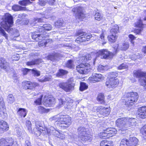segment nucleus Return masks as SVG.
Masks as SVG:
<instances>
[{"instance_id":"1","label":"nucleus","mask_w":146,"mask_h":146,"mask_svg":"<svg viewBox=\"0 0 146 146\" xmlns=\"http://www.w3.org/2000/svg\"><path fill=\"white\" fill-rule=\"evenodd\" d=\"M0 18L2 20L0 23L1 26L8 32L14 35L13 40H17L15 38L19 36L18 31L15 29L11 28L13 23L12 16L9 13H7L2 16H0Z\"/></svg>"},{"instance_id":"2","label":"nucleus","mask_w":146,"mask_h":146,"mask_svg":"<svg viewBox=\"0 0 146 146\" xmlns=\"http://www.w3.org/2000/svg\"><path fill=\"white\" fill-rule=\"evenodd\" d=\"M52 29V27L50 24H44L42 26L39 27L38 30V32L33 33L32 35V39L37 42L39 40L44 39L46 35L44 34L45 33L44 32L49 31Z\"/></svg>"},{"instance_id":"3","label":"nucleus","mask_w":146,"mask_h":146,"mask_svg":"<svg viewBox=\"0 0 146 146\" xmlns=\"http://www.w3.org/2000/svg\"><path fill=\"white\" fill-rule=\"evenodd\" d=\"M139 98L138 94L136 92H128L125 93L122 98L123 103L127 106L132 105L136 102Z\"/></svg>"},{"instance_id":"4","label":"nucleus","mask_w":146,"mask_h":146,"mask_svg":"<svg viewBox=\"0 0 146 146\" xmlns=\"http://www.w3.org/2000/svg\"><path fill=\"white\" fill-rule=\"evenodd\" d=\"M49 120L57 122V124H62L64 127H68L71 123V118L67 116L57 115L50 117Z\"/></svg>"},{"instance_id":"5","label":"nucleus","mask_w":146,"mask_h":146,"mask_svg":"<svg viewBox=\"0 0 146 146\" xmlns=\"http://www.w3.org/2000/svg\"><path fill=\"white\" fill-rule=\"evenodd\" d=\"M114 49L115 51H114L113 53L111 52L106 49L101 50L97 52L96 54V56H97L100 57L102 59H111L118 52L117 48H114Z\"/></svg>"},{"instance_id":"6","label":"nucleus","mask_w":146,"mask_h":146,"mask_svg":"<svg viewBox=\"0 0 146 146\" xmlns=\"http://www.w3.org/2000/svg\"><path fill=\"white\" fill-rule=\"evenodd\" d=\"M77 132L78 137L81 140L86 141L91 140V137L86 133V129L84 127L80 126L78 127Z\"/></svg>"},{"instance_id":"7","label":"nucleus","mask_w":146,"mask_h":146,"mask_svg":"<svg viewBox=\"0 0 146 146\" xmlns=\"http://www.w3.org/2000/svg\"><path fill=\"white\" fill-rule=\"evenodd\" d=\"M133 76L139 78V82L141 85L144 86L146 90V72L139 70L134 71L133 72Z\"/></svg>"},{"instance_id":"8","label":"nucleus","mask_w":146,"mask_h":146,"mask_svg":"<svg viewBox=\"0 0 146 146\" xmlns=\"http://www.w3.org/2000/svg\"><path fill=\"white\" fill-rule=\"evenodd\" d=\"M76 36H79L76 40V42L78 43L88 41L92 37L90 34H86L85 32L81 30L77 31L76 33Z\"/></svg>"},{"instance_id":"9","label":"nucleus","mask_w":146,"mask_h":146,"mask_svg":"<svg viewBox=\"0 0 146 146\" xmlns=\"http://www.w3.org/2000/svg\"><path fill=\"white\" fill-rule=\"evenodd\" d=\"M127 117H122L118 118L115 121V125L119 129L118 130L125 131L127 129Z\"/></svg>"},{"instance_id":"10","label":"nucleus","mask_w":146,"mask_h":146,"mask_svg":"<svg viewBox=\"0 0 146 146\" xmlns=\"http://www.w3.org/2000/svg\"><path fill=\"white\" fill-rule=\"evenodd\" d=\"M138 143V139L135 137L130 138L129 140L123 139L120 142V146H135Z\"/></svg>"},{"instance_id":"11","label":"nucleus","mask_w":146,"mask_h":146,"mask_svg":"<svg viewBox=\"0 0 146 146\" xmlns=\"http://www.w3.org/2000/svg\"><path fill=\"white\" fill-rule=\"evenodd\" d=\"M77 66L76 70L79 73L81 74H86L90 68V64L88 63L84 62Z\"/></svg>"},{"instance_id":"12","label":"nucleus","mask_w":146,"mask_h":146,"mask_svg":"<svg viewBox=\"0 0 146 146\" xmlns=\"http://www.w3.org/2000/svg\"><path fill=\"white\" fill-rule=\"evenodd\" d=\"M83 9L82 7L78 6L74 7L72 9V11L75 14L76 19H78L80 21L84 18V15L83 12Z\"/></svg>"},{"instance_id":"13","label":"nucleus","mask_w":146,"mask_h":146,"mask_svg":"<svg viewBox=\"0 0 146 146\" xmlns=\"http://www.w3.org/2000/svg\"><path fill=\"white\" fill-rule=\"evenodd\" d=\"M36 128L34 129L35 134L37 136H40L42 133L44 134H46L45 128L39 122L35 123Z\"/></svg>"},{"instance_id":"14","label":"nucleus","mask_w":146,"mask_h":146,"mask_svg":"<svg viewBox=\"0 0 146 146\" xmlns=\"http://www.w3.org/2000/svg\"><path fill=\"white\" fill-rule=\"evenodd\" d=\"M59 86L60 88L67 92H70L74 89V84L70 82L68 83H60Z\"/></svg>"},{"instance_id":"15","label":"nucleus","mask_w":146,"mask_h":146,"mask_svg":"<svg viewBox=\"0 0 146 146\" xmlns=\"http://www.w3.org/2000/svg\"><path fill=\"white\" fill-rule=\"evenodd\" d=\"M0 67L6 72H9L11 70L9 63L3 58L0 59Z\"/></svg>"},{"instance_id":"16","label":"nucleus","mask_w":146,"mask_h":146,"mask_svg":"<svg viewBox=\"0 0 146 146\" xmlns=\"http://www.w3.org/2000/svg\"><path fill=\"white\" fill-rule=\"evenodd\" d=\"M104 77L100 74L93 73L92 76L89 77V80L91 82L95 83L103 80Z\"/></svg>"},{"instance_id":"17","label":"nucleus","mask_w":146,"mask_h":146,"mask_svg":"<svg viewBox=\"0 0 146 146\" xmlns=\"http://www.w3.org/2000/svg\"><path fill=\"white\" fill-rule=\"evenodd\" d=\"M119 82V80L117 79H111L106 82V84L108 88L113 89L117 86Z\"/></svg>"},{"instance_id":"18","label":"nucleus","mask_w":146,"mask_h":146,"mask_svg":"<svg viewBox=\"0 0 146 146\" xmlns=\"http://www.w3.org/2000/svg\"><path fill=\"white\" fill-rule=\"evenodd\" d=\"M66 103L65 108L68 109H71L73 108L76 107L77 105L76 101H74L72 100H70L69 98H67L66 101Z\"/></svg>"},{"instance_id":"19","label":"nucleus","mask_w":146,"mask_h":146,"mask_svg":"<svg viewBox=\"0 0 146 146\" xmlns=\"http://www.w3.org/2000/svg\"><path fill=\"white\" fill-rule=\"evenodd\" d=\"M6 109L3 98L0 96V114L1 116L4 115L6 116L7 113H5Z\"/></svg>"},{"instance_id":"20","label":"nucleus","mask_w":146,"mask_h":146,"mask_svg":"<svg viewBox=\"0 0 146 146\" xmlns=\"http://www.w3.org/2000/svg\"><path fill=\"white\" fill-rule=\"evenodd\" d=\"M56 99L54 98H48L44 101V104L46 106H53L56 103Z\"/></svg>"},{"instance_id":"21","label":"nucleus","mask_w":146,"mask_h":146,"mask_svg":"<svg viewBox=\"0 0 146 146\" xmlns=\"http://www.w3.org/2000/svg\"><path fill=\"white\" fill-rule=\"evenodd\" d=\"M138 114L142 119L146 118V106H143L139 108Z\"/></svg>"},{"instance_id":"22","label":"nucleus","mask_w":146,"mask_h":146,"mask_svg":"<svg viewBox=\"0 0 146 146\" xmlns=\"http://www.w3.org/2000/svg\"><path fill=\"white\" fill-rule=\"evenodd\" d=\"M8 129V125L7 123L3 120L0 121V133H2Z\"/></svg>"},{"instance_id":"23","label":"nucleus","mask_w":146,"mask_h":146,"mask_svg":"<svg viewBox=\"0 0 146 146\" xmlns=\"http://www.w3.org/2000/svg\"><path fill=\"white\" fill-rule=\"evenodd\" d=\"M110 110L109 108H100L99 111L100 114L102 115L100 117H104L108 116L110 114Z\"/></svg>"},{"instance_id":"24","label":"nucleus","mask_w":146,"mask_h":146,"mask_svg":"<svg viewBox=\"0 0 146 146\" xmlns=\"http://www.w3.org/2000/svg\"><path fill=\"white\" fill-rule=\"evenodd\" d=\"M128 119L127 122V127H131L135 126L136 124L137 119L135 118H127Z\"/></svg>"},{"instance_id":"25","label":"nucleus","mask_w":146,"mask_h":146,"mask_svg":"<svg viewBox=\"0 0 146 146\" xmlns=\"http://www.w3.org/2000/svg\"><path fill=\"white\" fill-rule=\"evenodd\" d=\"M27 112L25 109L20 108L17 111V114L19 116L24 117L26 116Z\"/></svg>"},{"instance_id":"26","label":"nucleus","mask_w":146,"mask_h":146,"mask_svg":"<svg viewBox=\"0 0 146 146\" xmlns=\"http://www.w3.org/2000/svg\"><path fill=\"white\" fill-rule=\"evenodd\" d=\"M42 62V60L40 59L35 60L31 61L28 62L27 63V65L28 66H32L36 64H39Z\"/></svg>"},{"instance_id":"27","label":"nucleus","mask_w":146,"mask_h":146,"mask_svg":"<svg viewBox=\"0 0 146 146\" xmlns=\"http://www.w3.org/2000/svg\"><path fill=\"white\" fill-rule=\"evenodd\" d=\"M111 32V34L108 36V39L109 41L111 42H114L115 41L116 39L117 38L115 35L116 33H112Z\"/></svg>"},{"instance_id":"28","label":"nucleus","mask_w":146,"mask_h":146,"mask_svg":"<svg viewBox=\"0 0 146 146\" xmlns=\"http://www.w3.org/2000/svg\"><path fill=\"white\" fill-rule=\"evenodd\" d=\"M92 58L90 54H86L84 56L81 57L80 58V61L82 62L85 63L86 62V60H90Z\"/></svg>"},{"instance_id":"29","label":"nucleus","mask_w":146,"mask_h":146,"mask_svg":"<svg viewBox=\"0 0 146 146\" xmlns=\"http://www.w3.org/2000/svg\"><path fill=\"white\" fill-rule=\"evenodd\" d=\"M40 15L41 18H35L34 19L35 21L36 22V21H37L38 22V23H41L44 22V21H45L44 20L45 19H47V17L45 15L44 13H43L42 14H40Z\"/></svg>"},{"instance_id":"30","label":"nucleus","mask_w":146,"mask_h":146,"mask_svg":"<svg viewBox=\"0 0 146 146\" xmlns=\"http://www.w3.org/2000/svg\"><path fill=\"white\" fill-rule=\"evenodd\" d=\"M100 146H113V142L111 141L104 140L101 142Z\"/></svg>"},{"instance_id":"31","label":"nucleus","mask_w":146,"mask_h":146,"mask_svg":"<svg viewBox=\"0 0 146 146\" xmlns=\"http://www.w3.org/2000/svg\"><path fill=\"white\" fill-rule=\"evenodd\" d=\"M25 8V7H22L18 5H15L12 7V9L15 11L24 10Z\"/></svg>"},{"instance_id":"32","label":"nucleus","mask_w":146,"mask_h":146,"mask_svg":"<svg viewBox=\"0 0 146 146\" xmlns=\"http://www.w3.org/2000/svg\"><path fill=\"white\" fill-rule=\"evenodd\" d=\"M117 130L116 129L113 128H110L107 129V132L109 133V136H112L114 134L117 132Z\"/></svg>"},{"instance_id":"33","label":"nucleus","mask_w":146,"mask_h":146,"mask_svg":"<svg viewBox=\"0 0 146 146\" xmlns=\"http://www.w3.org/2000/svg\"><path fill=\"white\" fill-rule=\"evenodd\" d=\"M52 78V76L50 75H47L43 77L42 78L39 80L40 82H44L46 81H50Z\"/></svg>"},{"instance_id":"34","label":"nucleus","mask_w":146,"mask_h":146,"mask_svg":"<svg viewBox=\"0 0 146 146\" xmlns=\"http://www.w3.org/2000/svg\"><path fill=\"white\" fill-rule=\"evenodd\" d=\"M118 75L116 71L110 72L108 75V80L111 79H115V78L118 76Z\"/></svg>"},{"instance_id":"35","label":"nucleus","mask_w":146,"mask_h":146,"mask_svg":"<svg viewBox=\"0 0 146 146\" xmlns=\"http://www.w3.org/2000/svg\"><path fill=\"white\" fill-rule=\"evenodd\" d=\"M97 99L101 104H104V97L103 94L102 93L99 94L98 96Z\"/></svg>"},{"instance_id":"36","label":"nucleus","mask_w":146,"mask_h":146,"mask_svg":"<svg viewBox=\"0 0 146 146\" xmlns=\"http://www.w3.org/2000/svg\"><path fill=\"white\" fill-rule=\"evenodd\" d=\"M68 72L66 70L60 69L59 70L58 72L57 73L56 76L58 77H61L66 74Z\"/></svg>"},{"instance_id":"37","label":"nucleus","mask_w":146,"mask_h":146,"mask_svg":"<svg viewBox=\"0 0 146 146\" xmlns=\"http://www.w3.org/2000/svg\"><path fill=\"white\" fill-rule=\"evenodd\" d=\"M64 22L62 20H58L54 23L55 26L57 27H60L63 26H64Z\"/></svg>"},{"instance_id":"38","label":"nucleus","mask_w":146,"mask_h":146,"mask_svg":"<svg viewBox=\"0 0 146 146\" xmlns=\"http://www.w3.org/2000/svg\"><path fill=\"white\" fill-rule=\"evenodd\" d=\"M32 3V2H30V0H23L20 1L19 2V4L24 6H26Z\"/></svg>"},{"instance_id":"39","label":"nucleus","mask_w":146,"mask_h":146,"mask_svg":"<svg viewBox=\"0 0 146 146\" xmlns=\"http://www.w3.org/2000/svg\"><path fill=\"white\" fill-rule=\"evenodd\" d=\"M88 87V86L85 83L82 82L80 83V90L82 91L87 89Z\"/></svg>"},{"instance_id":"40","label":"nucleus","mask_w":146,"mask_h":146,"mask_svg":"<svg viewBox=\"0 0 146 146\" xmlns=\"http://www.w3.org/2000/svg\"><path fill=\"white\" fill-rule=\"evenodd\" d=\"M7 101L11 104L15 101V98L13 95L11 94H9L7 96Z\"/></svg>"},{"instance_id":"41","label":"nucleus","mask_w":146,"mask_h":146,"mask_svg":"<svg viewBox=\"0 0 146 146\" xmlns=\"http://www.w3.org/2000/svg\"><path fill=\"white\" fill-rule=\"evenodd\" d=\"M100 134L101 135L100 136V137L101 139H106L109 137V133H108L107 131L106 132H102Z\"/></svg>"},{"instance_id":"42","label":"nucleus","mask_w":146,"mask_h":146,"mask_svg":"<svg viewBox=\"0 0 146 146\" xmlns=\"http://www.w3.org/2000/svg\"><path fill=\"white\" fill-rule=\"evenodd\" d=\"M32 74L35 76H38L40 75V72L39 71L36 70V69H33L31 70Z\"/></svg>"},{"instance_id":"43","label":"nucleus","mask_w":146,"mask_h":146,"mask_svg":"<svg viewBox=\"0 0 146 146\" xmlns=\"http://www.w3.org/2000/svg\"><path fill=\"white\" fill-rule=\"evenodd\" d=\"M73 62V60H69L66 64V66L70 68H72L74 66Z\"/></svg>"},{"instance_id":"44","label":"nucleus","mask_w":146,"mask_h":146,"mask_svg":"<svg viewBox=\"0 0 146 146\" xmlns=\"http://www.w3.org/2000/svg\"><path fill=\"white\" fill-rule=\"evenodd\" d=\"M45 129L46 132H47L48 134L52 133L56 130L55 128L52 126L50 127L49 129L46 128H45Z\"/></svg>"},{"instance_id":"45","label":"nucleus","mask_w":146,"mask_h":146,"mask_svg":"<svg viewBox=\"0 0 146 146\" xmlns=\"http://www.w3.org/2000/svg\"><path fill=\"white\" fill-rule=\"evenodd\" d=\"M25 84H26L31 85L33 86V89L35 87L38 86L39 85L36 82L32 83L31 82L29 81H25Z\"/></svg>"},{"instance_id":"46","label":"nucleus","mask_w":146,"mask_h":146,"mask_svg":"<svg viewBox=\"0 0 146 146\" xmlns=\"http://www.w3.org/2000/svg\"><path fill=\"white\" fill-rule=\"evenodd\" d=\"M0 35H1L4 36L5 38L7 39V35L5 31L0 26Z\"/></svg>"},{"instance_id":"47","label":"nucleus","mask_w":146,"mask_h":146,"mask_svg":"<svg viewBox=\"0 0 146 146\" xmlns=\"http://www.w3.org/2000/svg\"><path fill=\"white\" fill-rule=\"evenodd\" d=\"M140 132L145 136V139H146V125H144L140 129Z\"/></svg>"},{"instance_id":"48","label":"nucleus","mask_w":146,"mask_h":146,"mask_svg":"<svg viewBox=\"0 0 146 146\" xmlns=\"http://www.w3.org/2000/svg\"><path fill=\"white\" fill-rule=\"evenodd\" d=\"M129 47V44L128 43H125L123 44L121 48V49L123 50H125Z\"/></svg>"},{"instance_id":"49","label":"nucleus","mask_w":146,"mask_h":146,"mask_svg":"<svg viewBox=\"0 0 146 146\" xmlns=\"http://www.w3.org/2000/svg\"><path fill=\"white\" fill-rule=\"evenodd\" d=\"M119 31V27L117 25H115L114 28L111 29L110 30V32L113 33H116Z\"/></svg>"},{"instance_id":"50","label":"nucleus","mask_w":146,"mask_h":146,"mask_svg":"<svg viewBox=\"0 0 146 146\" xmlns=\"http://www.w3.org/2000/svg\"><path fill=\"white\" fill-rule=\"evenodd\" d=\"M26 125L28 129L30 132L31 131V123L30 121L27 120L26 121Z\"/></svg>"},{"instance_id":"51","label":"nucleus","mask_w":146,"mask_h":146,"mask_svg":"<svg viewBox=\"0 0 146 146\" xmlns=\"http://www.w3.org/2000/svg\"><path fill=\"white\" fill-rule=\"evenodd\" d=\"M128 68V66L125 63H123L118 66V69L121 70L126 69Z\"/></svg>"},{"instance_id":"52","label":"nucleus","mask_w":146,"mask_h":146,"mask_svg":"<svg viewBox=\"0 0 146 146\" xmlns=\"http://www.w3.org/2000/svg\"><path fill=\"white\" fill-rule=\"evenodd\" d=\"M143 26V24L141 20H139L137 22L135 23V26L137 27L142 28Z\"/></svg>"},{"instance_id":"53","label":"nucleus","mask_w":146,"mask_h":146,"mask_svg":"<svg viewBox=\"0 0 146 146\" xmlns=\"http://www.w3.org/2000/svg\"><path fill=\"white\" fill-rule=\"evenodd\" d=\"M65 100L66 99H65L64 98L58 99V101L59 106H60L66 103V102Z\"/></svg>"},{"instance_id":"54","label":"nucleus","mask_w":146,"mask_h":146,"mask_svg":"<svg viewBox=\"0 0 146 146\" xmlns=\"http://www.w3.org/2000/svg\"><path fill=\"white\" fill-rule=\"evenodd\" d=\"M94 16L95 19L98 21L101 20L102 17V16L100 15V14L98 13H96Z\"/></svg>"},{"instance_id":"55","label":"nucleus","mask_w":146,"mask_h":146,"mask_svg":"<svg viewBox=\"0 0 146 146\" xmlns=\"http://www.w3.org/2000/svg\"><path fill=\"white\" fill-rule=\"evenodd\" d=\"M43 95H41L40 98L35 100L34 102L36 105H40L41 104L42 98Z\"/></svg>"},{"instance_id":"56","label":"nucleus","mask_w":146,"mask_h":146,"mask_svg":"<svg viewBox=\"0 0 146 146\" xmlns=\"http://www.w3.org/2000/svg\"><path fill=\"white\" fill-rule=\"evenodd\" d=\"M56 57L55 55H50L46 57L47 59L51 61H54L56 59Z\"/></svg>"},{"instance_id":"57","label":"nucleus","mask_w":146,"mask_h":146,"mask_svg":"<svg viewBox=\"0 0 146 146\" xmlns=\"http://www.w3.org/2000/svg\"><path fill=\"white\" fill-rule=\"evenodd\" d=\"M141 56L139 53H137L136 54H134L131 57V59L133 60H135L137 59H140Z\"/></svg>"},{"instance_id":"58","label":"nucleus","mask_w":146,"mask_h":146,"mask_svg":"<svg viewBox=\"0 0 146 146\" xmlns=\"http://www.w3.org/2000/svg\"><path fill=\"white\" fill-rule=\"evenodd\" d=\"M46 3V0H39L38 3V4L42 6H44Z\"/></svg>"},{"instance_id":"59","label":"nucleus","mask_w":146,"mask_h":146,"mask_svg":"<svg viewBox=\"0 0 146 146\" xmlns=\"http://www.w3.org/2000/svg\"><path fill=\"white\" fill-rule=\"evenodd\" d=\"M38 108L39 111L41 113H45L46 111V109L41 106H39Z\"/></svg>"},{"instance_id":"60","label":"nucleus","mask_w":146,"mask_h":146,"mask_svg":"<svg viewBox=\"0 0 146 146\" xmlns=\"http://www.w3.org/2000/svg\"><path fill=\"white\" fill-rule=\"evenodd\" d=\"M15 131L18 135H20L21 133V129L17 125H16L15 129Z\"/></svg>"},{"instance_id":"61","label":"nucleus","mask_w":146,"mask_h":146,"mask_svg":"<svg viewBox=\"0 0 146 146\" xmlns=\"http://www.w3.org/2000/svg\"><path fill=\"white\" fill-rule=\"evenodd\" d=\"M105 67L102 65H99L98 69V71L101 72H103L105 69Z\"/></svg>"},{"instance_id":"62","label":"nucleus","mask_w":146,"mask_h":146,"mask_svg":"<svg viewBox=\"0 0 146 146\" xmlns=\"http://www.w3.org/2000/svg\"><path fill=\"white\" fill-rule=\"evenodd\" d=\"M0 146H5V139L2 138L0 139Z\"/></svg>"},{"instance_id":"63","label":"nucleus","mask_w":146,"mask_h":146,"mask_svg":"<svg viewBox=\"0 0 146 146\" xmlns=\"http://www.w3.org/2000/svg\"><path fill=\"white\" fill-rule=\"evenodd\" d=\"M60 133V132L59 131L56 129L53 133H52V134L54 136L58 137L59 136Z\"/></svg>"},{"instance_id":"64","label":"nucleus","mask_w":146,"mask_h":146,"mask_svg":"<svg viewBox=\"0 0 146 146\" xmlns=\"http://www.w3.org/2000/svg\"><path fill=\"white\" fill-rule=\"evenodd\" d=\"M129 37L131 40V42L133 44L134 42L133 40L135 39V37L132 34H130L129 35Z\"/></svg>"}]
</instances>
